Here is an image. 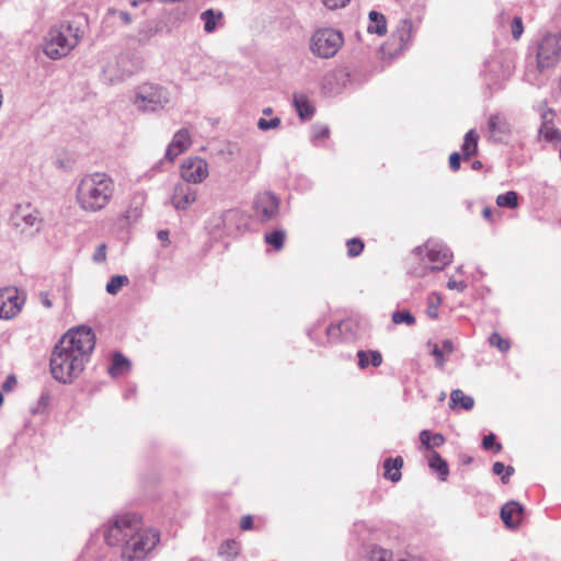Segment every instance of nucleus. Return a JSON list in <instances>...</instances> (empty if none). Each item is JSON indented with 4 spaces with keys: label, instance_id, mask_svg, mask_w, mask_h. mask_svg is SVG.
Wrapping results in <instances>:
<instances>
[{
    "label": "nucleus",
    "instance_id": "2f4dec72",
    "mask_svg": "<svg viewBox=\"0 0 561 561\" xmlns=\"http://www.w3.org/2000/svg\"><path fill=\"white\" fill-rule=\"evenodd\" d=\"M364 561H394V559L391 551L375 547L367 553Z\"/></svg>",
    "mask_w": 561,
    "mask_h": 561
},
{
    "label": "nucleus",
    "instance_id": "bb28decb",
    "mask_svg": "<svg viewBox=\"0 0 561 561\" xmlns=\"http://www.w3.org/2000/svg\"><path fill=\"white\" fill-rule=\"evenodd\" d=\"M369 24L367 26L368 33H375L382 36L387 33V21L383 14L373 10L368 14Z\"/></svg>",
    "mask_w": 561,
    "mask_h": 561
},
{
    "label": "nucleus",
    "instance_id": "a18cd8bd",
    "mask_svg": "<svg viewBox=\"0 0 561 561\" xmlns=\"http://www.w3.org/2000/svg\"><path fill=\"white\" fill-rule=\"evenodd\" d=\"M431 354L435 358L436 367H438L440 369L444 368L446 359H445V354L440 351L439 345L434 344Z\"/></svg>",
    "mask_w": 561,
    "mask_h": 561
},
{
    "label": "nucleus",
    "instance_id": "473e14b6",
    "mask_svg": "<svg viewBox=\"0 0 561 561\" xmlns=\"http://www.w3.org/2000/svg\"><path fill=\"white\" fill-rule=\"evenodd\" d=\"M496 205L499 207H507L515 209L518 206V195L514 191H508L505 194H500L496 197Z\"/></svg>",
    "mask_w": 561,
    "mask_h": 561
},
{
    "label": "nucleus",
    "instance_id": "58836bf2",
    "mask_svg": "<svg viewBox=\"0 0 561 561\" xmlns=\"http://www.w3.org/2000/svg\"><path fill=\"white\" fill-rule=\"evenodd\" d=\"M490 345L497 347L501 352H507L511 347L510 341L503 339L497 332H493L489 337Z\"/></svg>",
    "mask_w": 561,
    "mask_h": 561
},
{
    "label": "nucleus",
    "instance_id": "bf43d9fd",
    "mask_svg": "<svg viewBox=\"0 0 561 561\" xmlns=\"http://www.w3.org/2000/svg\"><path fill=\"white\" fill-rule=\"evenodd\" d=\"M344 325H345V323H344V322H341V323H340L339 325H336V327H335V325H330V327L328 328V334H329L330 336L335 335L336 331H337V330H342V327H344Z\"/></svg>",
    "mask_w": 561,
    "mask_h": 561
},
{
    "label": "nucleus",
    "instance_id": "774afa93",
    "mask_svg": "<svg viewBox=\"0 0 561 561\" xmlns=\"http://www.w3.org/2000/svg\"><path fill=\"white\" fill-rule=\"evenodd\" d=\"M272 112H273V110L271 107H266L263 110V114H265V115H270V114H272Z\"/></svg>",
    "mask_w": 561,
    "mask_h": 561
},
{
    "label": "nucleus",
    "instance_id": "3c124183",
    "mask_svg": "<svg viewBox=\"0 0 561 561\" xmlns=\"http://www.w3.org/2000/svg\"><path fill=\"white\" fill-rule=\"evenodd\" d=\"M461 156L458 152H453L449 157V168L451 171H457L460 168Z\"/></svg>",
    "mask_w": 561,
    "mask_h": 561
},
{
    "label": "nucleus",
    "instance_id": "c9c22d12",
    "mask_svg": "<svg viewBox=\"0 0 561 561\" xmlns=\"http://www.w3.org/2000/svg\"><path fill=\"white\" fill-rule=\"evenodd\" d=\"M392 322L394 324H407L409 327L415 324V317L408 310H398L392 313Z\"/></svg>",
    "mask_w": 561,
    "mask_h": 561
},
{
    "label": "nucleus",
    "instance_id": "f8f14e48",
    "mask_svg": "<svg viewBox=\"0 0 561 561\" xmlns=\"http://www.w3.org/2000/svg\"><path fill=\"white\" fill-rule=\"evenodd\" d=\"M24 298L19 296L16 288L8 287L0 290V319L10 320L22 310Z\"/></svg>",
    "mask_w": 561,
    "mask_h": 561
},
{
    "label": "nucleus",
    "instance_id": "5701e85b",
    "mask_svg": "<svg viewBox=\"0 0 561 561\" xmlns=\"http://www.w3.org/2000/svg\"><path fill=\"white\" fill-rule=\"evenodd\" d=\"M479 138L480 136L476 129H470L466 133L461 146V151L465 160H469L471 157L477 154Z\"/></svg>",
    "mask_w": 561,
    "mask_h": 561
},
{
    "label": "nucleus",
    "instance_id": "7c9ffc66",
    "mask_svg": "<svg viewBox=\"0 0 561 561\" xmlns=\"http://www.w3.org/2000/svg\"><path fill=\"white\" fill-rule=\"evenodd\" d=\"M460 404L465 410H471L474 404V400L470 396H466L461 390L456 389L450 393V407L454 408L455 404Z\"/></svg>",
    "mask_w": 561,
    "mask_h": 561
},
{
    "label": "nucleus",
    "instance_id": "b1692460",
    "mask_svg": "<svg viewBox=\"0 0 561 561\" xmlns=\"http://www.w3.org/2000/svg\"><path fill=\"white\" fill-rule=\"evenodd\" d=\"M413 25L410 20H401L393 33V39L398 41L400 48H404L412 38Z\"/></svg>",
    "mask_w": 561,
    "mask_h": 561
},
{
    "label": "nucleus",
    "instance_id": "423d86ee",
    "mask_svg": "<svg viewBox=\"0 0 561 561\" xmlns=\"http://www.w3.org/2000/svg\"><path fill=\"white\" fill-rule=\"evenodd\" d=\"M413 255L421 261H424L425 256L428 262L411 270L416 277H423L428 272L442 271L453 259V253L447 245L433 240H428L423 247H417Z\"/></svg>",
    "mask_w": 561,
    "mask_h": 561
},
{
    "label": "nucleus",
    "instance_id": "f3484780",
    "mask_svg": "<svg viewBox=\"0 0 561 561\" xmlns=\"http://www.w3.org/2000/svg\"><path fill=\"white\" fill-rule=\"evenodd\" d=\"M191 146V133L187 128H181L178 130L172 141L169 144L165 158L169 161H174V159L183 153Z\"/></svg>",
    "mask_w": 561,
    "mask_h": 561
},
{
    "label": "nucleus",
    "instance_id": "a878e982",
    "mask_svg": "<svg viewBox=\"0 0 561 561\" xmlns=\"http://www.w3.org/2000/svg\"><path fill=\"white\" fill-rule=\"evenodd\" d=\"M358 366L360 369L367 368L369 365L379 367L382 364V355L379 351H358Z\"/></svg>",
    "mask_w": 561,
    "mask_h": 561
},
{
    "label": "nucleus",
    "instance_id": "aec40b11",
    "mask_svg": "<svg viewBox=\"0 0 561 561\" xmlns=\"http://www.w3.org/2000/svg\"><path fill=\"white\" fill-rule=\"evenodd\" d=\"M483 73L489 87H499L500 82L508 77V72L503 69L502 62L497 59L486 61Z\"/></svg>",
    "mask_w": 561,
    "mask_h": 561
},
{
    "label": "nucleus",
    "instance_id": "39448f33",
    "mask_svg": "<svg viewBox=\"0 0 561 561\" xmlns=\"http://www.w3.org/2000/svg\"><path fill=\"white\" fill-rule=\"evenodd\" d=\"M130 102L142 114L158 113L171 102V92L160 83L146 81L134 88Z\"/></svg>",
    "mask_w": 561,
    "mask_h": 561
},
{
    "label": "nucleus",
    "instance_id": "20e7f679",
    "mask_svg": "<svg viewBox=\"0 0 561 561\" xmlns=\"http://www.w3.org/2000/svg\"><path fill=\"white\" fill-rule=\"evenodd\" d=\"M82 38L80 27L70 22L53 25L45 35L43 51L51 60L61 59L75 49Z\"/></svg>",
    "mask_w": 561,
    "mask_h": 561
},
{
    "label": "nucleus",
    "instance_id": "c85d7f7f",
    "mask_svg": "<svg viewBox=\"0 0 561 561\" xmlns=\"http://www.w3.org/2000/svg\"><path fill=\"white\" fill-rule=\"evenodd\" d=\"M222 16V12H216L213 9H207L202 12L201 20L204 22V31L206 33H213L217 27L216 20H220Z\"/></svg>",
    "mask_w": 561,
    "mask_h": 561
},
{
    "label": "nucleus",
    "instance_id": "6e6d98bb",
    "mask_svg": "<svg viewBox=\"0 0 561 561\" xmlns=\"http://www.w3.org/2000/svg\"><path fill=\"white\" fill-rule=\"evenodd\" d=\"M444 443H445V437L442 434H439V433L432 434L431 449L434 447H439Z\"/></svg>",
    "mask_w": 561,
    "mask_h": 561
},
{
    "label": "nucleus",
    "instance_id": "e2e57ef3",
    "mask_svg": "<svg viewBox=\"0 0 561 561\" xmlns=\"http://www.w3.org/2000/svg\"><path fill=\"white\" fill-rule=\"evenodd\" d=\"M158 239L162 242H169V231L168 230H160L158 232Z\"/></svg>",
    "mask_w": 561,
    "mask_h": 561
},
{
    "label": "nucleus",
    "instance_id": "6e6552de",
    "mask_svg": "<svg viewBox=\"0 0 561 561\" xmlns=\"http://www.w3.org/2000/svg\"><path fill=\"white\" fill-rule=\"evenodd\" d=\"M245 226V219L239 209H228L214 215L209 221V230L218 236H234Z\"/></svg>",
    "mask_w": 561,
    "mask_h": 561
},
{
    "label": "nucleus",
    "instance_id": "49530a36",
    "mask_svg": "<svg viewBox=\"0 0 561 561\" xmlns=\"http://www.w3.org/2000/svg\"><path fill=\"white\" fill-rule=\"evenodd\" d=\"M312 133L316 139H325L329 137L330 129L327 125H314Z\"/></svg>",
    "mask_w": 561,
    "mask_h": 561
},
{
    "label": "nucleus",
    "instance_id": "7ed1b4c3",
    "mask_svg": "<svg viewBox=\"0 0 561 561\" xmlns=\"http://www.w3.org/2000/svg\"><path fill=\"white\" fill-rule=\"evenodd\" d=\"M114 193V180L107 173L93 172L79 181L76 201L83 211L98 213L106 208Z\"/></svg>",
    "mask_w": 561,
    "mask_h": 561
},
{
    "label": "nucleus",
    "instance_id": "5fc2aeb1",
    "mask_svg": "<svg viewBox=\"0 0 561 561\" xmlns=\"http://www.w3.org/2000/svg\"><path fill=\"white\" fill-rule=\"evenodd\" d=\"M439 347L440 351L447 356L453 354L455 351L454 343L450 340H444Z\"/></svg>",
    "mask_w": 561,
    "mask_h": 561
},
{
    "label": "nucleus",
    "instance_id": "338daca9",
    "mask_svg": "<svg viewBox=\"0 0 561 561\" xmlns=\"http://www.w3.org/2000/svg\"><path fill=\"white\" fill-rule=\"evenodd\" d=\"M481 168H482V162H481V161H478V160H477V161H474V162L472 163V169H473V170H479V169H481Z\"/></svg>",
    "mask_w": 561,
    "mask_h": 561
},
{
    "label": "nucleus",
    "instance_id": "dca6fc26",
    "mask_svg": "<svg viewBox=\"0 0 561 561\" xmlns=\"http://www.w3.org/2000/svg\"><path fill=\"white\" fill-rule=\"evenodd\" d=\"M117 72L111 78L112 81H124L138 72L141 62L129 54H122L116 58Z\"/></svg>",
    "mask_w": 561,
    "mask_h": 561
},
{
    "label": "nucleus",
    "instance_id": "69168bd1",
    "mask_svg": "<svg viewBox=\"0 0 561 561\" xmlns=\"http://www.w3.org/2000/svg\"><path fill=\"white\" fill-rule=\"evenodd\" d=\"M396 561H422L420 558L408 556L407 558L398 559Z\"/></svg>",
    "mask_w": 561,
    "mask_h": 561
},
{
    "label": "nucleus",
    "instance_id": "8fccbe9b",
    "mask_svg": "<svg viewBox=\"0 0 561 561\" xmlns=\"http://www.w3.org/2000/svg\"><path fill=\"white\" fill-rule=\"evenodd\" d=\"M18 380L14 375H9L2 383V390L9 392L16 386Z\"/></svg>",
    "mask_w": 561,
    "mask_h": 561
},
{
    "label": "nucleus",
    "instance_id": "412c9836",
    "mask_svg": "<svg viewBox=\"0 0 561 561\" xmlns=\"http://www.w3.org/2000/svg\"><path fill=\"white\" fill-rule=\"evenodd\" d=\"M163 30L162 21H147L138 30V42L144 45L147 44L153 36Z\"/></svg>",
    "mask_w": 561,
    "mask_h": 561
},
{
    "label": "nucleus",
    "instance_id": "79ce46f5",
    "mask_svg": "<svg viewBox=\"0 0 561 561\" xmlns=\"http://www.w3.org/2000/svg\"><path fill=\"white\" fill-rule=\"evenodd\" d=\"M279 125H280V118H278V117H274L268 121L265 118H260L257 122V127L261 130L274 129V128H277Z\"/></svg>",
    "mask_w": 561,
    "mask_h": 561
},
{
    "label": "nucleus",
    "instance_id": "9d476101",
    "mask_svg": "<svg viewBox=\"0 0 561 561\" xmlns=\"http://www.w3.org/2000/svg\"><path fill=\"white\" fill-rule=\"evenodd\" d=\"M12 225L20 230L22 234L32 237L37 233L43 226V219L39 211L30 205L19 206L11 216Z\"/></svg>",
    "mask_w": 561,
    "mask_h": 561
},
{
    "label": "nucleus",
    "instance_id": "864d4df0",
    "mask_svg": "<svg viewBox=\"0 0 561 561\" xmlns=\"http://www.w3.org/2000/svg\"><path fill=\"white\" fill-rule=\"evenodd\" d=\"M447 288L451 290L456 289L458 291H463L467 288V284L463 280L457 282L455 279H449L447 283Z\"/></svg>",
    "mask_w": 561,
    "mask_h": 561
},
{
    "label": "nucleus",
    "instance_id": "f03ea898",
    "mask_svg": "<svg viewBox=\"0 0 561 561\" xmlns=\"http://www.w3.org/2000/svg\"><path fill=\"white\" fill-rule=\"evenodd\" d=\"M104 539L121 549L124 561H141L159 542V533L146 528L137 514H124L104 526Z\"/></svg>",
    "mask_w": 561,
    "mask_h": 561
},
{
    "label": "nucleus",
    "instance_id": "4c0bfd02",
    "mask_svg": "<svg viewBox=\"0 0 561 561\" xmlns=\"http://www.w3.org/2000/svg\"><path fill=\"white\" fill-rule=\"evenodd\" d=\"M239 552V546L234 540H227L221 543L219 553L225 556L228 560L233 559Z\"/></svg>",
    "mask_w": 561,
    "mask_h": 561
},
{
    "label": "nucleus",
    "instance_id": "13d9d810",
    "mask_svg": "<svg viewBox=\"0 0 561 561\" xmlns=\"http://www.w3.org/2000/svg\"><path fill=\"white\" fill-rule=\"evenodd\" d=\"M39 301L45 308H50L53 306L51 300L49 299L47 291L39 293Z\"/></svg>",
    "mask_w": 561,
    "mask_h": 561
},
{
    "label": "nucleus",
    "instance_id": "680f3d73",
    "mask_svg": "<svg viewBox=\"0 0 561 561\" xmlns=\"http://www.w3.org/2000/svg\"><path fill=\"white\" fill-rule=\"evenodd\" d=\"M493 210L490 207H484L482 210V216L484 219L491 221L492 220Z\"/></svg>",
    "mask_w": 561,
    "mask_h": 561
},
{
    "label": "nucleus",
    "instance_id": "2eb2a0df",
    "mask_svg": "<svg viewBox=\"0 0 561 561\" xmlns=\"http://www.w3.org/2000/svg\"><path fill=\"white\" fill-rule=\"evenodd\" d=\"M196 190L185 182H178L172 188L170 203L176 210H185L196 202Z\"/></svg>",
    "mask_w": 561,
    "mask_h": 561
},
{
    "label": "nucleus",
    "instance_id": "052dcab7",
    "mask_svg": "<svg viewBox=\"0 0 561 561\" xmlns=\"http://www.w3.org/2000/svg\"><path fill=\"white\" fill-rule=\"evenodd\" d=\"M119 18L125 24L131 23V15L128 12H125V11L119 12Z\"/></svg>",
    "mask_w": 561,
    "mask_h": 561
},
{
    "label": "nucleus",
    "instance_id": "0e129e2a",
    "mask_svg": "<svg viewBox=\"0 0 561 561\" xmlns=\"http://www.w3.org/2000/svg\"><path fill=\"white\" fill-rule=\"evenodd\" d=\"M427 314H428V317H431L433 319L437 318L436 305L431 304V306L427 309Z\"/></svg>",
    "mask_w": 561,
    "mask_h": 561
},
{
    "label": "nucleus",
    "instance_id": "c03bdc74",
    "mask_svg": "<svg viewBox=\"0 0 561 561\" xmlns=\"http://www.w3.org/2000/svg\"><path fill=\"white\" fill-rule=\"evenodd\" d=\"M239 152H240V147L238 146V144H234V142H227L219 150V153L221 156H226V157H229V158L239 154Z\"/></svg>",
    "mask_w": 561,
    "mask_h": 561
},
{
    "label": "nucleus",
    "instance_id": "de8ad7c7",
    "mask_svg": "<svg viewBox=\"0 0 561 561\" xmlns=\"http://www.w3.org/2000/svg\"><path fill=\"white\" fill-rule=\"evenodd\" d=\"M322 2L328 9L335 10L345 7L350 0H322Z\"/></svg>",
    "mask_w": 561,
    "mask_h": 561
},
{
    "label": "nucleus",
    "instance_id": "4be33fe9",
    "mask_svg": "<svg viewBox=\"0 0 561 561\" xmlns=\"http://www.w3.org/2000/svg\"><path fill=\"white\" fill-rule=\"evenodd\" d=\"M403 466V458L398 456L396 458H387L383 461L385 473L383 477L392 482H398L401 479V469Z\"/></svg>",
    "mask_w": 561,
    "mask_h": 561
},
{
    "label": "nucleus",
    "instance_id": "393cba45",
    "mask_svg": "<svg viewBox=\"0 0 561 561\" xmlns=\"http://www.w3.org/2000/svg\"><path fill=\"white\" fill-rule=\"evenodd\" d=\"M428 466L433 471L437 472L442 481L447 480L449 474L448 465L437 451L431 450L428 455Z\"/></svg>",
    "mask_w": 561,
    "mask_h": 561
},
{
    "label": "nucleus",
    "instance_id": "e433bc0d",
    "mask_svg": "<svg viewBox=\"0 0 561 561\" xmlns=\"http://www.w3.org/2000/svg\"><path fill=\"white\" fill-rule=\"evenodd\" d=\"M492 471L494 474H502V482L507 483L511 476L514 473V468L512 466H505L503 462L496 461L492 466Z\"/></svg>",
    "mask_w": 561,
    "mask_h": 561
},
{
    "label": "nucleus",
    "instance_id": "ddd939ff",
    "mask_svg": "<svg viewBox=\"0 0 561 561\" xmlns=\"http://www.w3.org/2000/svg\"><path fill=\"white\" fill-rule=\"evenodd\" d=\"M208 163L199 157L186 159L181 168L182 182L190 185L202 183L208 176Z\"/></svg>",
    "mask_w": 561,
    "mask_h": 561
},
{
    "label": "nucleus",
    "instance_id": "f257e3e1",
    "mask_svg": "<svg viewBox=\"0 0 561 561\" xmlns=\"http://www.w3.org/2000/svg\"><path fill=\"white\" fill-rule=\"evenodd\" d=\"M95 346V334L91 328L79 327L69 330L55 345L50 356V373L62 383H70L77 378Z\"/></svg>",
    "mask_w": 561,
    "mask_h": 561
},
{
    "label": "nucleus",
    "instance_id": "603ef678",
    "mask_svg": "<svg viewBox=\"0 0 561 561\" xmlns=\"http://www.w3.org/2000/svg\"><path fill=\"white\" fill-rule=\"evenodd\" d=\"M431 438H432V433L427 430H423L421 433H420V440H421V444L427 449V450H431Z\"/></svg>",
    "mask_w": 561,
    "mask_h": 561
},
{
    "label": "nucleus",
    "instance_id": "4d7b16f0",
    "mask_svg": "<svg viewBox=\"0 0 561 561\" xmlns=\"http://www.w3.org/2000/svg\"><path fill=\"white\" fill-rule=\"evenodd\" d=\"M240 527L243 530H249L253 527V519L250 515L243 516L240 522Z\"/></svg>",
    "mask_w": 561,
    "mask_h": 561
},
{
    "label": "nucleus",
    "instance_id": "6ab92c4d",
    "mask_svg": "<svg viewBox=\"0 0 561 561\" xmlns=\"http://www.w3.org/2000/svg\"><path fill=\"white\" fill-rule=\"evenodd\" d=\"M524 507L515 501L507 502L501 508V518L506 527L517 528L522 520Z\"/></svg>",
    "mask_w": 561,
    "mask_h": 561
},
{
    "label": "nucleus",
    "instance_id": "09e8293b",
    "mask_svg": "<svg viewBox=\"0 0 561 561\" xmlns=\"http://www.w3.org/2000/svg\"><path fill=\"white\" fill-rule=\"evenodd\" d=\"M106 259V245L104 243L100 244L93 254V260L96 263H102Z\"/></svg>",
    "mask_w": 561,
    "mask_h": 561
},
{
    "label": "nucleus",
    "instance_id": "4468645a",
    "mask_svg": "<svg viewBox=\"0 0 561 561\" xmlns=\"http://www.w3.org/2000/svg\"><path fill=\"white\" fill-rule=\"evenodd\" d=\"M538 112L541 118V125L538 131L539 137L549 142H561V130L554 127L556 112L547 107V102H542L538 105Z\"/></svg>",
    "mask_w": 561,
    "mask_h": 561
},
{
    "label": "nucleus",
    "instance_id": "a211bd4d",
    "mask_svg": "<svg viewBox=\"0 0 561 561\" xmlns=\"http://www.w3.org/2000/svg\"><path fill=\"white\" fill-rule=\"evenodd\" d=\"M488 129L490 137L494 141H503L511 134V126L506 118L501 114H492L488 119Z\"/></svg>",
    "mask_w": 561,
    "mask_h": 561
},
{
    "label": "nucleus",
    "instance_id": "a19ab883",
    "mask_svg": "<svg viewBox=\"0 0 561 561\" xmlns=\"http://www.w3.org/2000/svg\"><path fill=\"white\" fill-rule=\"evenodd\" d=\"M511 32L514 39H519L523 32H524V25L522 18L515 16L511 24Z\"/></svg>",
    "mask_w": 561,
    "mask_h": 561
},
{
    "label": "nucleus",
    "instance_id": "1a4fd4ad",
    "mask_svg": "<svg viewBox=\"0 0 561 561\" xmlns=\"http://www.w3.org/2000/svg\"><path fill=\"white\" fill-rule=\"evenodd\" d=\"M561 59V35L548 34L537 48V65L542 71L554 67Z\"/></svg>",
    "mask_w": 561,
    "mask_h": 561
},
{
    "label": "nucleus",
    "instance_id": "c756f323",
    "mask_svg": "<svg viewBox=\"0 0 561 561\" xmlns=\"http://www.w3.org/2000/svg\"><path fill=\"white\" fill-rule=\"evenodd\" d=\"M129 360L121 353H115L112 365L108 368L111 376H119L129 369Z\"/></svg>",
    "mask_w": 561,
    "mask_h": 561
},
{
    "label": "nucleus",
    "instance_id": "ea45409f",
    "mask_svg": "<svg viewBox=\"0 0 561 561\" xmlns=\"http://www.w3.org/2000/svg\"><path fill=\"white\" fill-rule=\"evenodd\" d=\"M346 247L348 256L355 257L362 253L364 249V243L360 239L353 238L346 242Z\"/></svg>",
    "mask_w": 561,
    "mask_h": 561
},
{
    "label": "nucleus",
    "instance_id": "9b49d317",
    "mask_svg": "<svg viewBox=\"0 0 561 561\" xmlns=\"http://www.w3.org/2000/svg\"><path fill=\"white\" fill-rule=\"evenodd\" d=\"M253 210L259 221L267 222L277 216L279 211V201L271 192L260 193L253 201Z\"/></svg>",
    "mask_w": 561,
    "mask_h": 561
},
{
    "label": "nucleus",
    "instance_id": "cd10ccee",
    "mask_svg": "<svg viewBox=\"0 0 561 561\" xmlns=\"http://www.w3.org/2000/svg\"><path fill=\"white\" fill-rule=\"evenodd\" d=\"M294 105L301 119H309L314 114V107L305 94H295Z\"/></svg>",
    "mask_w": 561,
    "mask_h": 561
},
{
    "label": "nucleus",
    "instance_id": "f704fd0d",
    "mask_svg": "<svg viewBox=\"0 0 561 561\" xmlns=\"http://www.w3.org/2000/svg\"><path fill=\"white\" fill-rule=\"evenodd\" d=\"M285 231L277 229L265 234V242L271 244L275 250H280L285 241Z\"/></svg>",
    "mask_w": 561,
    "mask_h": 561
},
{
    "label": "nucleus",
    "instance_id": "72a5a7b5",
    "mask_svg": "<svg viewBox=\"0 0 561 561\" xmlns=\"http://www.w3.org/2000/svg\"><path fill=\"white\" fill-rule=\"evenodd\" d=\"M129 279L126 275H114L106 284V291L110 295H117L123 286L127 285Z\"/></svg>",
    "mask_w": 561,
    "mask_h": 561
},
{
    "label": "nucleus",
    "instance_id": "0eeeda50",
    "mask_svg": "<svg viewBox=\"0 0 561 561\" xmlns=\"http://www.w3.org/2000/svg\"><path fill=\"white\" fill-rule=\"evenodd\" d=\"M343 35L333 28L317 30L310 39V50L319 58H331L343 45Z\"/></svg>",
    "mask_w": 561,
    "mask_h": 561
},
{
    "label": "nucleus",
    "instance_id": "37998d69",
    "mask_svg": "<svg viewBox=\"0 0 561 561\" xmlns=\"http://www.w3.org/2000/svg\"><path fill=\"white\" fill-rule=\"evenodd\" d=\"M482 446L484 449H491V448H494V451L495 453H499L501 451L502 449V445L501 444H496L495 443V435L494 434H489V435H485L482 439Z\"/></svg>",
    "mask_w": 561,
    "mask_h": 561
}]
</instances>
